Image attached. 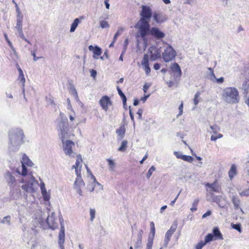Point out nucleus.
I'll use <instances>...</instances> for the list:
<instances>
[{
	"instance_id": "obj_32",
	"label": "nucleus",
	"mask_w": 249,
	"mask_h": 249,
	"mask_svg": "<svg viewBox=\"0 0 249 249\" xmlns=\"http://www.w3.org/2000/svg\"><path fill=\"white\" fill-rule=\"evenodd\" d=\"M106 160L108 162L109 170L111 171H114L115 167V163L114 161L110 159H107Z\"/></svg>"
},
{
	"instance_id": "obj_60",
	"label": "nucleus",
	"mask_w": 249,
	"mask_h": 249,
	"mask_svg": "<svg viewBox=\"0 0 249 249\" xmlns=\"http://www.w3.org/2000/svg\"><path fill=\"white\" fill-rule=\"evenodd\" d=\"M143 112V110L142 109H139L137 114L138 115V119L140 120H142V114Z\"/></svg>"
},
{
	"instance_id": "obj_22",
	"label": "nucleus",
	"mask_w": 249,
	"mask_h": 249,
	"mask_svg": "<svg viewBox=\"0 0 249 249\" xmlns=\"http://www.w3.org/2000/svg\"><path fill=\"white\" fill-rule=\"evenodd\" d=\"M21 162L22 165H27L30 167H32L34 165V163L25 154H23Z\"/></svg>"
},
{
	"instance_id": "obj_51",
	"label": "nucleus",
	"mask_w": 249,
	"mask_h": 249,
	"mask_svg": "<svg viewBox=\"0 0 249 249\" xmlns=\"http://www.w3.org/2000/svg\"><path fill=\"white\" fill-rule=\"evenodd\" d=\"M206 244L204 241H201L196 246V249H202Z\"/></svg>"
},
{
	"instance_id": "obj_53",
	"label": "nucleus",
	"mask_w": 249,
	"mask_h": 249,
	"mask_svg": "<svg viewBox=\"0 0 249 249\" xmlns=\"http://www.w3.org/2000/svg\"><path fill=\"white\" fill-rule=\"evenodd\" d=\"M95 210L94 209H90V220L92 221L95 218Z\"/></svg>"
},
{
	"instance_id": "obj_13",
	"label": "nucleus",
	"mask_w": 249,
	"mask_h": 249,
	"mask_svg": "<svg viewBox=\"0 0 249 249\" xmlns=\"http://www.w3.org/2000/svg\"><path fill=\"white\" fill-rule=\"evenodd\" d=\"M47 223L49 228L53 230L58 228V225L55 222L54 213L53 212L51 215H48L47 218Z\"/></svg>"
},
{
	"instance_id": "obj_45",
	"label": "nucleus",
	"mask_w": 249,
	"mask_h": 249,
	"mask_svg": "<svg viewBox=\"0 0 249 249\" xmlns=\"http://www.w3.org/2000/svg\"><path fill=\"white\" fill-rule=\"evenodd\" d=\"M199 202L198 199H195L193 203V207L191 208V211L194 212L197 210V206Z\"/></svg>"
},
{
	"instance_id": "obj_42",
	"label": "nucleus",
	"mask_w": 249,
	"mask_h": 249,
	"mask_svg": "<svg viewBox=\"0 0 249 249\" xmlns=\"http://www.w3.org/2000/svg\"><path fill=\"white\" fill-rule=\"evenodd\" d=\"M155 225L153 222H151L150 223V233L152 234V235L151 236V238H153L154 239V237L155 236Z\"/></svg>"
},
{
	"instance_id": "obj_37",
	"label": "nucleus",
	"mask_w": 249,
	"mask_h": 249,
	"mask_svg": "<svg viewBox=\"0 0 249 249\" xmlns=\"http://www.w3.org/2000/svg\"><path fill=\"white\" fill-rule=\"evenodd\" d=\"M153 239H154L153 238H151V235H150L148 238L146 249H152Z\"/></svg>"
},
{
	"instance_id": "obj_4",
	"label": "nucleus",
	"mask_w": 249,
	"mask_h": 249,
	"mask_svg": "<svg viewBox=\"0 0 249 249\" xmlns=\"http://www.w3.org/2000/svg\"><path fill=\"white\" fill-rule=\"evenodd\" d=\"M222 96L223 100L229 104H237L240 100L238 91L234 87L225 88Z\"/></svg>"
},
{
	"instance_id": "obj_38",
	"label": "nucleus",
	"mask_w": 249,
	"mask_h": 249,
	"mask_svg": "<svg viewBox=\"0 0 249 249\" xmlns=\"http://www.w3.org/2000/svg\"><path fill=\"white\" fill-rule=\"evenodd\" d=\"M17 32H18V33L16 34V35L18 36L20 38H21V39L25 40L28 43L31 44L30 42L27 39H26V37H25L22 30L18 31Z\"/></svg>"
},
{
	"instance_id": "obj_3",
	"label": "nucleus",
	"mask_w": 249,
	"mask_h": 249,
	"mask_svg": "<svg viewBox=\"0 0 249 249\" xmlns=\"http://www.w3.org/2000/svg\"><path fill=\"white\" fill-rule=\"evenodd\" d=\"M140 19L135 25V28L138 31L149 25V21L151 17H153L151 8L148 6L142 5V11L140 13Z\"/></svg>"
},
{
	"instance_id": "obj_44",
	"label": "nucleus",
	"mask_w": 249,
	"mask_h": 249,
	"mask_svg": "<svg viewBox=\"0 0 249 249\" xmlns=\"http://www.w3.org/2000/svg\"><path fill=\"white\" fill-rule=\"evenodd\" d=\"M181 160H182L184 161H188L190 163H191L193 162L194 159L191 156H187V155H183V156L182 157Z\"/></svg>"
},
{
	"instance_id": "obj_46",
	"label": "nucleus",
	"mask_w": 249,
	"mask_h": 249,
	"mask_svg": "<svg viewBox=\"0 0 249 249\" xmlns=\"http://www.w3.org/2000/svg\"><path fill=\"white\" fill-rule=\"evenodd\" d=\"M200 93L199 91H197L195 95L194 99V103L195 106H196L199 103L198 98L200 96Z\"/></svg>"
},
{
	"instance_id": "obj_8",
	"label": "nucleus",
	"mask_w": 249,
	"mask_h": 249,
	"mask_svg": "<svg viewBox=\"0 0 249 249\" xmlns=\"http://www.w3.org/2000/svg\"><path fill=\"white\" fill-rule=\"evenodd\" d=\"M36 184H38L37 181L34 177L31 176L29 181L25 184L22 185L21 188L27 193H32L34 191V186Z\"/></svg>"
},
{
	"instance_id": "obj_14",
	"label": "nucleus",
	"mask_w": 249,
	"mask_h": 249,
	"mask_svg": "<svg viewBox=\"0 0 249 249\" xmlns=\"http://www.w3.org/2000/svg\"><path fill=\"white\" fill-rule=\"evenodd\" d=\"M206 187L207 189V191H212L216 193H220L221 191V188L220 185H218L216 181H214L212 183H207L205 184Z\"/></svg>"
},
{
	"instance_id": "obj_1",
	"label": "nucleus",
	"mask_w": 249,
	"mask_h": 249,
	"mask_svg": "<svg viewBox=\"0 0 249 249\" xmlns=\"http://www.w3.org/2000/svg\"><path fill=\"white\" fill-rule=\"evenodd\" d=\"M23 132L20 128L13 129L9 131L8 148L10 152H15L18 150L23 142Z\"/></svg>"
},
{
	"instance_id": "obj_59",
	"label": "nucleus",
	"mask_w": 249,
	"mask_h": 249,
	"mask_svg": "<svg viewBox=\"0 0 249 249\" xmlns=\"http://www.w3.org/2000/svg\"><path fill=\"white\" fill-rule=\"evenodd\" d=\"M11 49L12 50V52H13V55L14 56V57L16 59L18 58V53L16 51V49H15V48L13 46H12L11 47H10Z\"/></svg>"
},
{
	"instance_id": "obj_20",
	"label": "nucleus",
	"mask_w": 249,
	"mask_h": 249,
	"mask_svg": "<svg viewBox=\"0 0 249 249\" xmlns=\"http://www.w3.org/2000/svg\"><path fill=\"white\" fill-rule=\"evenodd\" d=\"M89 49L90 51H92L93 53H94V55L93 56L94 58L97 59V58L95 57V55L97 56H99L102 54V50L101 48L97 46L94 47L90 45L89 46Z\"/></svg>"
},
{
	"instance_id": "obj_19",
	"label": "nucleus",
	"mask_w": 249,
	"mask_h": 249,
	"mask_svg": "<svg viewBox=\"0 0 249 249\" xmlns=\"http://www.w3.org/2000/svg\"><path fill=\"white\" fill-rule=\"evenodd\" d=\"M153 18L157 23H161L166 20V18L161 14L154 13L153 14Z\"/></svg>"
},
{
	"instance_id": "obj_26",
	"label": "nucleus",
	"mask_w": 249,
	"mask_h": 249,
	"mask_svg": "<svg viewBox=\"0 0 249 249\" xmlns=\"http://www.w3.org/2000/svg\"><path fill=\"white\" fill-rule=\"evenodd\" d=\"M231 201L234 205L235 209L240 208V201L237 196H233L231 197Z\"/></svg>"
},
{
	"instance_id": "obj_41",
	"label": "nucleus",
	"mask_w": 249,
	"mask_h": 249,
	"mask_svg": "<svg viewBox=\"0 0 249 249\" xmlns=\"http://www.w3.org/2000/svg\"><path fill=\"white\" fill-rule=\"evenodd\" d=\"M11 217L9 215L6 216L3 218L0 222L2 224H7L8 225L11 224Z\"/></svg>"
},
{
	"instance_id": "obj_56",
	"label": "nucleus",
	"mask_w": 249,
	"mask_h": 249,
	"mask_svg": "<svg viewBox=\"0 0 249 249\" xmlns=\"http://www.w3.org/2000/svg\"><path fill=\"white\" fill-rule=\"evenodd\" d=\"M17 20H23V16L21 12V11H19L18 12H17Z\"/></svg>"
},
{
	"instance_id": "obj_33",
	"label": "nucleus",
	"mask_w": 249,
	"mask_h": 249,
	"mask_svg": "<svg viewBox=\"0 0 249 249\" xmlns=\"http://www.w3.org/2000/svg\"><path fill=\"white\" fill-rule=\"evenodd\" d=\"M40 189H41V192H42V194L43 196L44 197V199L45 200H49V198L45 196V195L47 194V191H46V190L45 187V184H44V183L43 182H42L41 183Z\"/></svg>"
},
{
	"instance_id": "obj_39",
	"label": "nucleus",
	"mask_w": 249,
	"mask_h": 249,
	"mask_svg": "<svg viewBox=\"0 0 249 249\" xmlns=\"http://www.w3.org/2000/svg\"><path fill=\"white\" fill-rule=\"evenodd\" d=\"M77 159L76 160L75 164L72 166V169L78 168V167L79 166L80 162H82V161L81 156L80 155H78L77 156Z\"/></svg>"
},
{
	"instance_id": "obj_54",
	"label": "nucleus",
	"mask_w": 249,
	"mask_h": 249,
	"mask_svg": "<svg viewBox=\"0 0 249 249\" xmlns=\"http://www.w3.org/2000/svg\"><path fill=\"white\" fill-rule=\"evenodd\" d=\"M239 195L241 196H249V188L241 192H239Z\"/></svg>"
},
{
	"instance_id": "obj_48",
	"label": "nucleus",
	"mask_w": 249,
	"mask_h": 249,
	"mask_svg": "<svg viewBox=\"0 0 249 249\" xmlns=\"http://www.w3.org/2000/svg\"><path fill=\"white\" fill-rule=\"evenodd\" d=\"M100 27L104 28H107L109 27V25L108 22L105 20H102L100 21Z\"/></svg>"
},
{
	"instance_id": "obj_49",
	"label": "nucleus",
	"mask_w": 249,
	"mask_h": 249,
	"mask_svg": "<svg viewBox=\"0 0 249 249\" xmlns=\"http://www.w3.org/2000/svg\"><path fill=\"white\" fill-rule=\"evenodd\" d=\"M156 170V168L155 167H154V166H152L150 169H149L147 173V175H146V177L148 178H149L151 176V175H152V173L153 172H154Z\"/></svg>"
},
{
	"instance_id": "obj_24",
	"label": "nucleus",
	"mask_w": 249,
	"mask_h": 249,
	"mask_svg": "<svg viewBox=\"0 0 249 249\" xmlns=\"http://www.w3.org/2000/svg\"><path fill=\"white\" fill-rule=\"evenodd\" d=\"M143 232L142 230H140L138 231L137 241L134 246L135 249L139 248L141 247Z\"/></svg>"
},
{
	"instance_id": "obj_15",
	"label": "nucleus",
	"mask_w": 249,
	"mask_h": 249,
	"mask_svg": "<svg viewBox=\"0 0 249 249\" xmlns=\"http://www.w3.org/2000/svg\"><path fill=\"white\" fill-rule=\"evenodd\" d=\"M99 103L103 108L105 110H107L109 105L111 104V102L109 98L107 96H104L99 101Z\"/></svg>"
},
{
	"instance_id": "obj_29",
	"label": "nucleus",
	"mask_w": 249,
	"mask_h": 249,
	"mask_svg": "<svg viewBox=\"0 0 249 249\" xmlns=\"http://www.w3.org/2000/svg\"><path fill=\"white\" fill-rule=\"evenodd\" d=\"M116 132L121 139H123L124 137L125 133V128L124 126H120L119 129L116 130Z\"/></svg>"
},
{
	"instance_id": "obj_27",
	"label": "nucleus",
	"mask_w": 249,
	"mask_h": 249,
	"mask_svg": "<svg viewBox=\"0 0 249 249\" xmlns=\"http://www.w3.org/2000/svg\"><path fill=\"white\" fill-rule=\"evenodd\" d=\"M80 20L79 18H75L73 20V22L72 23V24L71 25V29H70V32L72 33V32H74L76 28L78 26V24L80 23Z\"/></svg>"
},
{
	"instance_id": "obj_30",
	"label": "nucleus",
	"mask_w": 249,
	"mask_h": 249,
	"mask_svg": "<svg viewBox=\"0 0 249 249\" xmlns=\"http://www.w3.org/2000/svg\"><path fill=\"white\" fill-rule=\"evenodd\" d=\"M236 167L234 164L231 165L230 170L229 171V177L232 178L236 175Z\"/></svg>"
},
{
	"instance_id": "obj_31",
	"label": "nucleus",
	"mask_w": 249,
	"mask_h": 249,
	"mask_svg": "<svg viewBox=\"0 0 249 249\" xmlns=\"http://www.w3.org/2000/svg\"><path fill=\"white\" fill-rule=\"evenodd\" d=\"M127 141L126 140L123 141L121 144V146L119 147L118 150L120 152H124L126 150L127 147Z\"/></svg>"
},
{
	"instance_id": "obj_17",
	"label": "nucleus",
	"mask_w": 249,
	"mask_h": 249,
	"mask_svg": "<svg viewBox=\"0 0 249 249\" xmlns=\"http://www.w3.org/2000/svg\"><path fill=\"white\" fill-rule=\"evenodd\" d=\"M213 201L216 203L219 207L222 208H224L225 207V204H224L222 202V199L225 200L224 198L221 196H215L213 193L211 194Z\"/></svg>"
},
{
	"instance_id": "obj_12",
	"label": "nucleus",
	"mask_w": 249,
	"mask_h": 249,
	"mask_svg": "<svg viewBox=\"0 0 249 249\" xmlns=\"http://www.w3.org/2000/svg\"><path fill=\"white\" fill-rule=\"evenodd\" d=\"M149 51L151 53L150 59L155 61L157 59L160 58L161 51L156 46H152L149 48Z\"/></svg>"
},
{
	"instance_id": "obj_47",
	"label": "nucleus",
	"mask_w": 249,
	"mask_h": 249,
	"mask_svg": "<svg viewBox=\"0 0 249 249\" xmlns=\"http://www.w3.org/2000/svg\"><path fill=\"white\" fill-rule=\"evenodd\" d=\"M124 30V28L121 27V28H119V29L116 32V33H115V34L114 36V37H113L114 41H115L116 40L117 37L121 35V32H123Z\"/></svg>"
},
{
	"instance_id": "obj_40",
	"label": "nucleus",
	"mask_w": 249,
	"mask_h": 249,
	"mask_svg": "<svg viewBox=\"0 0 249 249\" xmlns=\"http://www.w3.org/2000/svg\"><path fill=\"white\" fill-rule=\"evenodd\" d=\"M70 92H71V94L74 96V98L76 100L78 99V96L77 92L74 87L71 86L70 88Z\"/></svg>"
},
{
	"instance_id": "obj_43",
	"label": "nucleus",
	"mask_w": 249,
	"mask_h": 249,
	"mask_svg": "<svg viewBox=\"0 0 249 249\" xmlns=\"http://www.w3.org/2000/svg\"><path fill=\"white\" fill-rule=\"evenodd\" d=\"M231 226L233 229L237 230L239 232H241V231H242L241 225L240 223H238V224L231 223Z\"/></svg>"
},
{
	"instance_id": "obj_9",
	"label": "nucleus",
	"mask_w": 249,
	"mask_h": 249,
	"mask_svg": "<svg viewBox=\"0 0 249 249\" xmlns=\"http://www.w3.org/2000/svg\"><path fill=\"white\" fill-rule=\"evenodd\" d=\"M62 142L65 153L68 156L74 157V153L72 152L71 148L74 145V143L71 140H67L65 142L64 141Z\"/></svg>"
},
{
	"instance_id": "obj_23",
	"label": "nucleus",
	"mask_w": 249,
	"mask_h": 249,
	"mask_svg": "<svg viewBox=\"0 0 249 249\" xmlns=\"http://www.w3.org/2000/svg\"><path fill=\"white\" fill-rule=\"evenodd\" d=\"M213 235L214 240H222L223 236L219 229L217 227H214L213 230Z\"/></svg>"
},
{
	"instance_id": "obj_50",
	"label": "nucleus",
	"mask_w": 249,
	"mask_h": 249,
	"mask_svg": "<svg viewBox=\"0 0 249 249\" xmlns=\"http://www.w3.org/2000/svg\"><path fill=\"white\" fill-rule=\"evenodd\" d=\"M210 128L212 130L214 134H216L217 133V132L219 131L220 130L219 127L217 125H214L213 126L211 125Z\"/></svg>"
},
{
	"instance_id": "obj_18",
	"label": "nucleus",
	"mask_w": 249,
	"mask_h": 249,
	"mask_svg": "<svg viewBox=\"0 0 249 249\" xmlns=\"http://www.w3.org/2000/svg\"><path fill=\"white\" fill-rule=\"evenodd\" d=\"M5 178L10 187H13L15 186L16 184V178L12 174H11L9 172H7L6 174Z\"/></svg>"
},
{
	"instance_id": "obj_36",
	"label": "nucleus",
	"mask_w": 249,
	"mask_h": 249,
	"mask_svg": "<svg viewBox=\"0 0 249 249\" xmlns=\"http://www.w3.org/2000/svg\"><path fill=\"white\" fill-rule=\"evenodd\" d=\"M22 22L23 20H16V25L15 27V29L17 31L22 30Z\"/></svg>"
},
{
	"instance_id": "obj_6",
	"label": "nucleus",
	"mask_w": 249,
	"mask_h": 249,
	"mask_svg": "<svg viewBox=\"0 0 249 249\" xmlns=\"http://www.w3.org/2000/svg\"><path fill=\"white\" fill-rule=\"evenodd\" d=\"M59 222L60 224V230L58 234V244L61 249H65L64 247V243L65 242V227L64 224L63 223V219L62 216H59Z\"/></svg>"
},
{
	"instance_id": "obj_63",
	"label": "nucleus",
	"mask_w": 249,
	"mask_h": 249,
	"mask_svg": "<svg viewBox=\"0 0 249 249\" xmlns=\"http://www.w3.org/2000/svg\"><path fill=\"white\" fill-rule=\"evenodd\" d=\"M212 214V212L210 211V210H208L207 211L206 213H204L202 216V218H206V217L208 216H210V215H211Z\"/></svg>"
},
{
	"instance_id": "obj_57",
	"label": "nucleus",
	"mask_w": 249,
	"mask_h": 249,
	"mask_svg": "<svg viewBox=\"0 0 249 249\" xmlns=\"http://www.w3.org/2000/svg\"><path fill=\"white\" fill-rule=\"evenodd\" d=\"M174 154L176 156V157L178 159H182V157L183 156V155L182 154V153L181 152H177L175 151L174 152Z\"/></svg>"
},
{
	"instance_id": "obj_35",
	"label": "nucleus",
	"mask_w": 249,
	"mask_h": 249,
	"mask_svg": "<svg viewBox=\"0 0 249 249\" xmlns=\"http://www.w3.org/2000/svg\"><path fill=\"white\" fill-rule=\"evenodd\" d=\"M214 240V238L212 233H208L205 237L204 242L206 244Z\"/></svg>"
},
{
	"instance_id": "obj_21",
	"label": "nucleus",
	"mask_w": 249,
	"mask_h": 249,
	"mask_svg": "<svg viewBox=\"0 0 249 249\" xmlns=\"http://www.w3.org/2000/svg\"><path fill=\"white\" fill-rule=\"evenodd\" d=\"M177 228V223L176 222H174L170 228L165 233V237L171 239L172 235L175 232Z\"/></svg>"
},
{
	"instance_id": "obj_55",
	"label": "nucleus",
	"mask_w": 249,
	"mask_h": 249,
	"mask_svg": "<svg viewBox=\"0 0 249 249\" xmlns=\"http://www.w3.org/2000/svg\"><path fill=\"white\" fill-rule=\"evenodd\" d=\"M151 84L146 83L143 86V90L144 93L147 92V89L151 87Z\"/></svg>"
},
{
	"instance_id": "obj_2",
	"label": "nucleus",
	"mask_w": 249,
	"mask_h": 249,
	"mask_svg": "<svg viewBox=\"0 0 249 249\" xmlns=\"http://www.w3.org/2000/svg\"><path fill=\"white\" fill-rule=\"evenodd\" d=\"M147 35H151L158 40L162 39L165 36V34L159 28L156 27L150 28V25L149 24L138 31L136 36L137 37L140 36L144 43H146L148 41L146 38Z\"/></svg>"
},
{
	"instance_id": "obj_61",
	"label": "nucleus",
	"mask_w": 249,
	"mask_h": 249,
	"mask_svg": "<svg viewBox=\"0 0 249 249\" xmlns=\"http://www.w3.org/2000/svg\"><path fill=\"white\" fill-rule=\"evenodd\" d=\"M170 238H167V237H164V242H163V246L164 247H167V245L169 242V241H170Z\"/></svg>"
},
{
	"instance_id": "obj_7",
	"label": "nucleus",
	"mask_w": 249,
	"mask_h": 249,
	"mask_svg": "<svg viewBox=\"0 0 249 249\" xmlns=\"http://www.w3.org/2000/svg\"><path fill=\"white\" fill-rule=\"evenodd\" d=\"M177 55L176 52L171 46H168L162 53V58L165 62L173 60Z\"/></svg>"
},
{
	"instance_id": "obj_10",
	"label": "nucleus",
	"mask_w": 249,
	"mask_h": 249,
	"mask_svg": "<svg viewBox=\"0 0 249 249\" xmlns=\"http://www.w3.org/2000/svg\"><path fill=\"white\" fill-rule=\"evenodd\" d=\"M172 72L174 73L173 76L176 81H178L182 74V71L180 66L177 63H174L172 65L171 67Z\"/></svg>"
},
{
	"instance_id": "obj_58",
	"label": "nucleus",
	"mask_w": 249,
	"mask_h": 249,
	"mask_svg": "<svg viewBox=\"0 0 249 249\" xmlns=\"http://www.w3.org/2000/svg\"><path fill=\"white\" fill-rule=\"evenodd\" d=\"M129 113L131 121L133 122L134 125L135 124L134 115L131 109V107H129Z\"/></svg>"
},
{
	"instance_id": "obj_62",
	"label": "nucleus",
	"mask_w": 249,
	"mask_h": 249,
	"mask_svg": "<svg viewBox=\"0 0 249 249\" xmlns=\"http://www.w3.org/2000/svg\"><path fill=\"white\" fill-rule=\"evenodd\" d=\"M4 38H5V40H6L7 42L8 43V45L9 46V47H11V46H13L11 42L9 39L8 37V36H7L6 34H4Z\"/></svg>"
},
{
	"instance_id": "obj_34",
	"label": "nucleus",
	"mask_w": 249,
	"mask_h": 249,
	"mask_svg": "<svg viewBox=\"0 0 249 249\" xmlns=\"http://www.w3.org/2000/svg\"><path fill=\"white\" fill-rule=\"evenodd\" d=\"M91 178L93 179V183L92 184L95 187H96V185L98 186L99 190H103V186L96 181L95 177L92 174H91Z\"/></svg>"
},
{
	"instance_id": "obj_64",
	"label": "nucleus",
	"mask_w": 249,
	"mask_h": 249,
	"mask_svg": "<svg viewBox=\"0 0 249 249\" xmlns=\"http://www.w3.org/2000/svg\"><path fill=\"white\" fill-rule=\"evenodd\" d=\"M117 90L118 91V94H119L121 97L125 95L119 86L117 87Z\"/></svg>"
},
{
	"instance_id": "obj_5",
	"label": "nucleus",
	"mask_w": 249,
	"mask_h": 249,
	"mask_svg": "<svg viewBox=\"0 0 249 249\" xmlns=\"http://www.w3.org/2000/svg\"><path fill=\"white\" fill-rule=\"evenodd\" d=\"M60 122L57 127L60 130V137L62 141L67 137L69 133V124L67 117L62 112L60 113Z\"/></svg>"
},
{
	"instance_id": "obj_16",
	"label": "nucleus",
	"mask_w": 249,
	"mask_h": 249,
	"mask_svg": "<svg viewBox=\"0 0 249 249\" xmlns=\"http://www.w3.org/2000/svg\"><path fill=\"white\" fill-rule=\"evenodd\" d=\"M141 64L142 65L143 67L146 74L148 75L150 73L151 70L149 67L148 57L147 54L144 55Z\"/></svg>"
},
{
	"instance_id": "obj_52",
	"label": "nucleus",
	"mask_w": 249,
	"mask_h": 249,
	"mask_svg": "<svg viewBox=\"0 0 249 249\" xmlns=\"http://www.w3.org/2000/svg\"><path fill=\"white\" fill-rule=\"evenodd\" d=\"M46 99L48 104L54 105V106L55 107V104H54V101L52 97H51L50 96H49V97L47 96L46 97Z\"/></svg>"
},
{
	"instance_id": "obj_28",
	"label": "nucleus",
	"mask_w": 249,
	"mask_h": 249,
	"mask_svg": "<svg viewBox=\"0 0 249 249\" xmlns=\"http://www.w3.org/2000/svg\"><path fill=\"white\" fill-rule=\"evenodd\" d=\"M16 172L19 175H21L23 177L26 176L27 175L28 172L26 165H22L21 172H20L19 169H17Z\"/></svg>"
},
{
	"instance_id": "obj_11",
	"label": "nucleus",
	"mask_w": 249,
	"mask_h": 249,
	"mask_svg": "<svg viewBox=\"0 0 249 249\" xmlns=\"http://www.w3.org/2000/svg\"><path fill=\"white\" fill-rule=\"evenodd\" d=\"M85 185V183L82 179V178H76L74 181L73 185V189L79 194V195H82V191L81 188Z\"/></svg>"
},
{
	"instance_id": "obj_25",
	"label": "nucleus",
	"mask_w": 249,
	"mask_h": 249,
	"mask_svg": "<svg viewBox=\"0 0 249 249\" xmlns=\"http://www.w3.org/2000/svg\"><path fill=\"white\" fill-rule=\"evenodd\" d=\"M18 71L19 72V76H18V80L20 81V82L22 84L23 89L22 91L24 92V84L25 82V78L24 77L23 71L20 68H18Z\"/></svg>"
}]
</instances>
